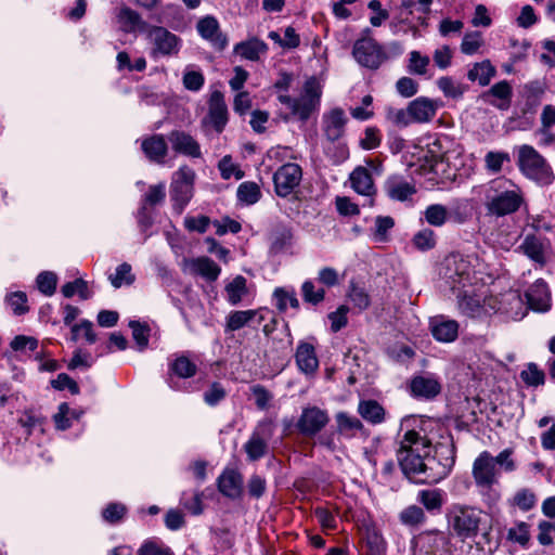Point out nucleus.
I'll list each match as a JSON object with an SVG mask.
<instances>
[{"instance_id": "nucleus-1", "label": "nucleus", "mask_w": 555, "mask_h": 555, "mask_svg": "<svg viewBox=\"0 0 555 555\" xmlns=\"http://www.w3.org/2000/svg\"><path fill=\"white\" fill-rule=\"evenodd\" d=\"M512 183L505 179L492 180L486 188L485 207L487 214L495 217L511 215L518 210L522 197Z\"/></svg>"}, {"instance_id": "nucleus-2", "label": "nucleus", "mask_w": 555, "mask_h": 555, "mask_svg": "<svg viewBox=\"0 0 555 555\" xmlns=\"http://www.w3.org/2000/svg\"><path fill=\"white\" fill-rule=\"evenodd\" d=\"M322 95V87L315 77L308 78L298 98L280 93L278 100L285 105L291 113L300 120L306 121L319 109Z\"/></svg>"}, {"instance_id": "nucleus-3", "label": "nucleus", "mask_w": 555, "mask_h": 555, "mask_svg": "<svg viewBox=\"0 0 555 555\" xmlns=\"http://www.w3.org/2000/svg\"><path fill=\"white\" fill-rule=\"evenodd\" d=\"M433 450L434 456L430 459H436V463L428 465L431 472L428 473L427 479L429 483H437L451 473L455 464V446L452 436L443 428L435 433Z\"/></svg>"}, {"instance_id": "nucleus-4", "label": "nucleus", "mask_w": 555, "mask_h": 555, "mask_svg": "<svg viewBox=\"0 0 555 555\" xmlns=\"http://www.w3.org/2000/svg\"><path fill=\"white\" fill-rule=\"evenodd\" d=\"M444 264V280L453 291L476 287L481 281L468 257L453 254L446 258Z\"/></svg>"}, {"instance_id": "nucleus-5", "label": "nucleus", "mask_w": 555, "mask_h": 555, "mask_svg": "<svg viewBox=\"0 0 555 555\" xmlns=\"http://www.w3.org/2000/svg\"><path fill=\"white\" fill-rule=\"evenodd\" d=\"M435 429L442 430V427L430 418L421 420L418 429L406 430L398 450H406L429 457L435 441Z\"/></svg>"}, {"instance_id": "nucleus-6", "label": "nucleus", "mask_w": 555, "mask_h": 555, "mask_svg": "<svg viewBox=\"0 0 555 555\" xmlns=\"http://www.w3.org/2000/svg\"><path fill=\"white\" fill-rule=\"evenodd\" d=\"M481 519L482 511L468 505L455 504L448 513L450 528L462 540L477 535Z\"/></svg>"}, {"instance_id": "nucleus-7", "label": "nucleus", "mask_w": 555, "mask_h": 555, "mask_svg": "<svg viewBox=\"0 0 555 555\" xmlns=\"http://www.w3.org/2000/svg\"><path fill=\"white\" fill-rule=\"evenodd\" d=\"M520 171L540 184H551L554 173L546 160L530 145H521L518 151Z\"/></svg>"}, {"instance_id": "nucleus-8", "label": "nucleus", "mask_w": 555, "mask_h": 555, "mask_svg": "<svg viewBox=\"0 0 555 555\" xmlns=\"http://www.w3.org/2000/svg\"><path fill=\"white\" fill-rule=\"evenodd\" d=\"M472 288V292L465 288L459 293L457 307L460 312L469 318L491 314L493 310L492 302H496L498 299L493 296L486 297L483 293H477L479 291L477 286Z\"/></svg>"}, {"instance_id": "nucleus-9", "label": "nucleus", "mask_w": 555, "mask_h": 555, "mask_svg": "<svg viewBox=\"0 0 555 555\" xmlns=\"http://www.w3.org/2000/svg\"><path fill=\"white\" fill-rule=\"evenodd\" d=\"M356 61L369 69H377L387 60L383 47L373 38L364 37L358 39L352 49Z\"/></svg>"}, {"instance_id": "nucleus-10", "label": "nucleus", "mask_w": 555, "mask_h": 555, "mask_svg": "<svg viewBox=\"0 0 555 555\" xmlns=\"http://www.w3.org/2000/svg\"><path fill=\"white\" fill-rule=\"evenodd\" d=\"M367 167L358 166L350 173L349 180L351 188L360 195L369 198V205H373V197L376 194V188L373 175L380 176L383 172L382 164L373 160L367 162Z\"/></svg>"}, {"instance_id": "nucleus-11", "label": "nucleus", "mask_w": 555, "mask_h": 555, "mask_svg": "<svg viewBox=\"0 0 555 555\" xmlns=\"http://www.w3.org/2000/svg\"><path fill=\"white\" fill-rule=\"evenodd\" d=\"M397 457L404 475L416 481L429 483L427 476L431 469H428V465L435 464L436 459L425 457L406 450H398Z\"/></svg>"}, {"instance_id": "nucleus-12", "label": "nucleus", "mask_w": 555, "mask_h": 555, "mask_svg": "<svg viewBox=\"0 0 555 555\" xmlns=\"http://www.w3.org/2000/svg\"><path fill=\"white\" fill-rule=\"evenodd\" d=\"M195 172L188 166L180 167L172 176L171 198L181 212L193 196Z\"/></svg>"}, {"instance_id": "nucleus-13", "label": "nucleus", "mask_w": 555, "mask_h": 555, "mask_svg": "<svg viewBox=\"0 0 555 555\" xmlns=\"http://www.w3.org/2000/svg\"><path fill=\"white\" fill-rule=\"evenodd\" d=\"M302 170L298 164L282 165L273 175L274 190L281 197H286L300 184Z\"/></svg>"}, {"instance_id": "nucleus-14", "label": "nucleus", "mask_w": 555, "mask_h": 555, "mask_svg": "<svg viewBox=\"0 0 555 555\" xmlns=\"http://www.w3.org/2000/svg\"><path fill=\"white\" fill-rule=\"evenodd\" d=\"M472 474L478 488L490 489L498 481L499 469L495 467L493 456L488 452H481L473 464Z\"/></svg>"}, {"instance_id": "nucleus-15", "label": "nucleus", "mask_w": 555, "mask_h": 555, "mask_svg": "<svg viewBox=\"0 0 555 555\" xmlns=\"http://www.w3.org/2000/svg\"><path fill=\"white\" fill-rule=\"evenodd\" d=\"M147 39L153 46V55H173L180 48V39L160 26H150L146 30Z\"/></svg>"}, {"instance_id": "nucleus-16", "label": "nucleus", "mask_w": 555, "mask_h": 555, "mask_svg": "<svg viewBox=\"0 0 555 555\" xmlns=\"http://www.w3.org/2000/svg\"><path fill=\"white\" fill-rule=\"evenodd\" d=\"M325 410L318 406H306L296 423V427L305 436L312 437L320 433L328 423Z\"/></svg>"}, {"instance_id": "nucleus-17", "label": "nucleus", "mask_w": 555, "mask_h": 555, "mask_svg": "<svg viewBox=\"0 0 555 555\" xmlns=\"http://www.w3.org/2000/svg\"><path fill=\"white\" fill-rule=\"evenodd\" d=\"M228 122V107L220 91H214L208 102V113L203 118L204 127H211L217 133H221Z\"/></svg>"}, {"instance_id": "nucleus-18", "label": "nucleus", "mask_w": 555, "mask_h": 555, "mask_svg": "<svg viewBox=\"0 0 555 555\" xmlns=\"http://www.w3.org/2000/svg\"><path fill=\"white\" fill-rule=\"evenodd\" d=\"M167 138L176 153L192 158L202 157L201 145L190 133L183 130H173L168 133Z\"/></svg>"}, {"instance_id": "nucleus-19", "label": "nucleus", "mask_w": 555, "mask_h": 555, "mask_svg": "<svg viewBox=\"0 0 555 555\" xmlns=\"http://www.w3.org/2000/svg\"><path fill=\"white\" fill-rule=\"evenodd\" d=\"M268 314L270 312L267 309L232 311L227 317L225 330L234 332L251 323L260 324Z\"/></svg>"}, {"instance_id": "nucleus-20", "label": "nucleus", "mask_w": 555, "mask_h": 555, "mask_svg": "<svg viewBox=\"0 0 555 555\" xmlns=\"http://www.w3.org/2000/svg\"><path fill=\"white\" fill-rule=\"evenodd\" d=\"M498 299L496 302H492V313L501 312L513 319H519L524 317V304L518 292L508 291L502 294L500 297L493 296Z\"/></svg>"}, {"instance_id": "nucleus-21", "label": "nucleus", "mask_w": 555, "mask_h": 555, "mask_svg": "<svg viewBox=\"0 0 555 555\" xmlns=\"http://www.w3.org/2000/svg\"><path fill=\"white\" fill-rule=\"evenodd\" d=\"M429 328L435 339L441 343L454 341L459 335V323L443 315L431 318Z\"/></svg>"}, {"instance_id": "nucleus-22", "label": "nucleus", "mask_w": 555, "mask_h": 555, "mask_svg": "<svg viewBox=\"0 0 555 555\" xmlns=\"http://www.w3.org/2000/svg\"><path fill=\"white\" fill-rule=\"evenodd\" d=\"M408 105L413 124L429 122L436 116L438 109V102L425 96L416 98Z\"/></svg>"}, {"instance_id": "nucleus-23", "label": "nucleus", "mask_w": 555, "mask_h": 555, "mask_svg": "<svg viewBox=\"0 0 555 555\" xmlns=\"http://www.w3.org/2000/svg\"><path fill=\"white\" fill-rule=\"evenodd\" d=\"M526 298L531 309L545 312L551 307V293L547 284L539 279L526 292Z\"/></svg>"}, {"instance_id": "nucleus-24", "label": "nucleus", "mask_w": 555, "mask_h": 555, "mask_svg": "<svg viewBox=\"0 0 555 555\" xmlns=\"http://www.w3.org/2000/svg\"><path fill=\"white\" fill-rule=\"evenodd\" d=\"M387 196L392 201L404 202L415 194V185L401 176H390L384 184Z\"/></svg>"}, {"instance_id": "nucleus-25", "label": "nucleus", "mask_w": 555, "mask_h": 555, "mask_svg": "<svg viewBox=\"0 0 555 555\" xmlns=\"http://www.w3.org/2000/svg\"><path fill=\"white\" fill-rule=\"evenodd\" d=\"M513 89L508 81L502 80L487 90L482 98L492 106L505 111L511 106Z\"/></svg>"}, {"instance_id": "nucleus-26", "label": "nucleus", "mask_w": 555, "mask_h": 555, "mask_svg": "<svg viewBox=\"0 0 555 555\" xmlns=\"http://www.w3.org/2000/svg\"><path fill=\"white\" fill-rule=\"evenodd\" d=\"M196 29L204 39L217 49L223 50L227 47V37L220 31L219 23L215 17L206 16L199 20Z\"/></svg>"}, {"instance_id": "nucleus-27", "label": "nucleus", "mask_w": 555, "mask_h": 555, "mask_svg": "<svg viewBox=\"0 0 555 555\" xmlns=\"http://www.w3.org/2000/svg\"><path fill=\"white\" fill-rule=\"evenodd\" d=\"M347 118L341 108H334L323 116V131L327 140L335 142L345 133Z\"/></svg>"}, {"instance_id": "nucleus-28", "label": "nucleus", "mask_w": 555, "mask_h": 555, "mask_svg": "<svg viewBox=\"0 0 555 555\" xmlns=\"http://www.w3.org/2000/svg\"><path fill=\"white\" fill-rule=\"evenodd\" d=\"M296 364L300 372L313 375L319 369V360L314 347L306 341H300L295 353Z\"/></svg>"}, {"instance_id": "nucleus-29", "label": "nucleus", "mask_w": 555, "mask_h": 555, "mask_svg": "<svg viewBox=\"0 0 555 555\" xmlns=\"http://www.w3.org/2000/svg\"><path fill=\"white\" fill-rule=\"evenodd\" d=\"M141 149L145 156L153 163L164 164L168 154L167 142L162 134L146 137L141 142Z\"/></svg>"}, {"instance_id": "nucleus-30", "label": "nucleus", "mask_w": 555, "mask_h": 555, "mask_svg": "<svg viewBox=\"0 0 555 555\" xmlns=\"http://www.w3.org/2000/svg\"><path fill=\"white\" fill-rule=\"evenodd\" d=\"M410 387L413 396L425 399L435 398L441 391V385L434 376H416Z\"/></svg>"}, {"instance_id": "nucleus-31", "label": "nucleus", "mask_w": 555, "mask_h": 555, "mask_svg": "<svg viewBox=\"0 0 555 555\" xmlns=\"http://www.w3.org/2000/svg\"><path fill=\"white\" fill-rule=\"evenodd\" d=\"M233 51L244 60L257 62L261 55L267 53L268 46L264 41L258 38H250L246 41L236 43Z\"/></svg>"}, {"instance_id": "nucleus-32", "label": "nucleus", "mask_w": 555, "mask_h": 555, "mask_svg": "<svg viewBox=\"0 0 555 555\" xmlns=\"http://www.w3.org/2000/svg\"><path fill=\"white\" fill-rule=\"evenodd\" d=\"M191 271L205 278L207 281H216L221 272V268L208 257H197L189 261Z\"/></svg>"}, {"instance_id": "nucleus-33", "label": "nucleus", "mask_w": 555, "mask_h": 555, "mask_svg": "<svg viewBox=\"0 0 555 555\" xmlns=\"http://www.w3.org/2000/svg\"><path fill=\"white\" fill-rule=\"evenodd\" d=\"M242 476L234 469H227L218 479L220 492L229 498H237L242 491Z\"/></svg>"}, {"instance_id": "nucleus-34", "label": "nucleus", "mask_w": 555, "mask_h": 555, "mask_svg": "<svg viewBox=\"0 0 555 555\" xmlns=\"http://www.w3.org/2000/svg\"><path fill=\"white\" fill-rule=\"evenodd\" d=\"M248 293L247 280L243 275H236L224 286L225 299L232 306L238 305Z\"/></svg>"}, {"instance_id": "nucleus-35", "label": "nucleus", "mask_w": 555, "mask_h": 555, "mask_svg": "<svg viewBox=\"0 0 555 555\" xmlns=\"http://www.w3.org/2000/svg\"><path fill=\"white\" fill-rule=\"evenodd\" d=\"M496 69L489 60L473 64L467 72V78L470 81H477L481 87L490 83L495 76Z\"/></svg>"}, {"instance_id": "nucleus-36", "label": "nucleus", "mask_w": 555, "mask_h": 555, "mask_svg": "<svg viewBox=\"0 0 555 555\" xmlns=\"http://www.w3.org/2000/svg\"><path fill=\"white\" fill-rule=\"evenodd\" d=\"M358 413L366 422L376 425L385 421V410L375 400H361L358 404Z\"/></svg>"}, {"instance_id": "nucleus-37", "label": "nucleus", "mask_w": 555, "mask_h": 555, "mask_svg": "<svg viewBox=\"0 0 555 555\" xmlns=\"http://www.w3.org/2000/svg\"><path fill=\"white\" fill-rule=\"evenodd\" d=\"M337 429L340 434L346 436H354L358 431L363 429L362 422L346 412H338L335 416Z\"/></svg>"}, {"instance_id": "nucleus-38", "label": "nucleus", "mask_w": 555, "mask_h": 555, "mask_svg": "<svg viewBox=\"0 0 555 555\" xmlns=\"http://www.w3.org/2000/svg\"><path fill=\"white\" fill-rule=\"evenodd\" d=\"M448 217V208L441 204H431L424 210L425 221L436 228L444 225Z\"/></svg>"}, {"instance_id": "nucleus-39", "label": "nucleus", "mask_w": 555, "mask_h": 555, "mask_svg": "<svg viewBox=\"0 0 555 555\" xmlns=\"http://www.w3.org/2000/svg\"><path fill=\"white\" fill-rule=\"evenodd\" d=\"M267 442L258 433H254L249 440L244 444V450L249 461H257L267 453Z\"/></svg>"}, {"instance_id": "nucleus-40", "label": "nucleus", "mask_w": 555, "mask_h": 555, "mask_svg": "<svg viewBox=\"0 0 555 555\" xmlns=\"http://www.w3.org/2000/svg\"><path fill=\"white\" fill-rule=\"evenodd\" d=\"M430 59L420 51L413 50L409 53L408 70L412 75L424 76L427 74Z\"/></svg>"}, {"instance_id": "nucleus-41", "label": "nucleus", "mask_w": 555, "mask_h": 555, "mask_svg": "<svg viewBox=\"0 0 555 555\" xmlns=\"http://www.w3.org/2000/svg\"><path fill=\"white\" fill-rule=\"evenodd\" d=\"M439 90L447 98L459 99L462 98L466 91V87L460 82H456L452 77L443 76L437 80Z\"/></svg>"}, {"instance_id": "nucleus-42", "label": "nucleus", "mask_w": 555, "mask_h": 555, "mask_svg": "<svg viewBox=\"0 0 555 555\" xmlns=\"http://www.w3.org/2000/svg\"><path fill=\"white\" fill-rule=\"evenodd\" d=\"M170 371L180 378H190L196 374L197 366L188 357L180 356L170 364Z\"/></svg>"}, {"instance_id": "nucleus-43", "label": "nucleus", "mask_w": 555, "mask_h": 555, "mask_svg": "<svg viewBox=\"0 0 555 555\" xmlns=\"http://www.w3.org/2000/svg\"><path fill=\"white\" fill-rule=\"evenodd\" d=\"M118 18H119V22L124 24L125 29L127 31H132L135 29L147 30V28L150 27V26H147L146 23H144L141 20L140 15L135 11H133L129 8L121 9L118 14Z\"/></svg>"}, {"instance_id": "nucleus-44", "label": "nucleus", "mask_w": 555, "mask_h": 555, "mask_svg": "<svg viewBox=\"0 0 555 555\" xmlns=\"http://www.w3.org/2000/svg\"><path fill=\"white\" fill-rule=\"evenodd\" d=\"M385 111L387 121H389L391 125L396 127L403 128L413 124L411 119L409 105L406 106V108H396L392 106H387Z\"/></svg>"}, {"instance_id": "nucleus-45", "label": "nucleus", "mask_w": 555, "mask_h": 555, "mask_svg": "<svg viewBox=\"0 0 555 555\" xmlns=\"http://www.w3.org/2000/svg\"><path fill=\"white\" fill-rule=\"evenodd\" d=\"M260 196V189L255 182H243L237 189L238 201L247 205L257 203Z\"/></svg>"}, {"instance_id": "nucleus-46", "label": "nucleus", "mask_w": 555, "mask_h": 555, "mask_svg": "<svg viewBox=\"0 0 555 555\" xmlns=\"http://www.w3.org/2000/svg\"><path fill=\"white\" fill-rule=\"evenodd\" d=\"M507 540L527 547L530 541V526L525 521H518L515 527L508 529Z\"/></svg>"}, {"instance_id": "nucleus-47", "label": "nucleus", "mask_w": 555, "mask_h": 555, "mask_svg": "<svg viewBox=\"0 0 555 555\" xmlns=\"http://www.w3.org/2000/svg\"><path fill=\"white\" fill-rule=\"evenodd\" d=\"M395 220L389 216H378L375 219L373 237L375 242L388 241V232L393 228Z\"/></svg>"}, {"instance_id": "nucleus-48", "label": "nucleus", "mask_w": 555, "mask_h": 555, "mask_svg": "<svg viewBox=\"0 0 555 555\" xmlns=\"http://www.w3.org/2000/svg\"><path fill=\"white\" fill-rule=\"evenodd\" d=\"M417 501L428 511L440 509L442 506V494L440 490H421L417 494Z\"/></svg>"}, {"instance_id": "nucleus-49", "label": "nucleus", "mask_w": 555, "mask_h": 555, "mask_svg": "<svg viewBox=\"0 0 555 555\" xmlns=\"http://www.w3.org/2000/svg\"><path fill=\"white\" fill-rule=\"evenodd\" d=\"M108 279L115 288H119L124 284H132L134 275L131 273V266L124 262L116 268V272L111 274Z\"/></svg>"}, {"instance_id": "nucleus-50", "label": "nucleus", "mask_w": 555, "mask_h": 555, "mask_svg": "<svg viewBox=\"0 0 555 555\" xmlns=\"http://www.w3.org/2000/svg\"><path fill=\"white\" fill-rule=\"evenodd\" d=\"M166 197V185L160 182L155 185H151L143 197L142 210L146 209V206H155L165 201Z\"/></svg>"}, {"instance_id": "nucleus-51", "label": "nucleus", "mask_w": 555, "mask_h": 555, "mask_svg": "<svg viewBox=\"0 0 555 555\" xmlns=\"http://www.w3.org/2000/svg\"><path fill=\"white\" fill-rule=\"evenodd\" d=\"M511 157L505 152H488L485 156L486 169L492 173H498L502 170L503 164L508 163Z\"/></svg>"}, {"instance_id": "nucleus-52", "label": "nucleus", "mask_w": 555, "mask_h": 555, "mask_svg": "<svg viewBox=\"0 0 555 555\" xmlns=\"http://www.w3.org/2000/svg\"><path fill=\"white\" fill-rule=\"evenodd\" d=\"M525 254L537 262H543V245L535 236H527L521 245Z\"/></svg>"}, {"instance_id": "nucleus-53", "label": "nucleus", "mask_w": 555, "mask_h": 555, "mask_svg": "<svg viewBox=\"0 0 555 555\" xmlns=\"http://www.w3.org/2000/svg\"><path fill=\"white\" fill-rule=\"evenodd\" d=\"M62 294L66 298L73 297L75 294H78L81 299H88L90 297V293L88 291V284L82 279H77L73 282H68L62 287Z\"/></svg>"}, {"instance_id": "nucleus-54", "label": "nucleus", "mask_w": 555, "mask_h": 555, "mask_svg": "<svg viewBox=\"0 0 555 555\" xmlns=\"http://www.w3.org/2000/svg\"><path fill=\"white\" fill-rule=\"evenodd\" d=\"M448 221L456 224H463L466 222L469 217L466 202L462 199L454 201L450 209H448Z\"/></svg>"}, {"instance_id": "nucleus-55", "label": "nucleus", "mask_w": 555, "mask_h": 555, "mask_svg": "<svg viewBox=\"0 0 555 555\" xmlns=\"http://www.w3.org/2000/svg\"><path fill=\"white\" fill-rule=\"evenodd\" d=\"M129 326L132 330V337L138 345L140 351L144 350L149 345L150 328L145 324L138 321H131Z\"/></svg>"}, {"instance_id": "nucleus-56", "label": "nucleus", "mask_w": 555, "mask_h": 555, "mask_svg": "<svg viewBox=\"0 0 555 555\" xmlns=\"http://www.w3.org/2000/svg\"><path fill=\"white\" fill-rule=\"evenodd\" d=\"M521 379L529 386H540L544 384L545 375L537 364L529 363L520 373Z\"/></svg>"}, {"instance_id": "nucleus-57", "label": "nucleus", "mask_w": 555, "mask_h": 555, "mask_svg": "<svg viewBox=\"0 0 555 555\" xmlns=\"http://www.w3.org/2000/svg\"><path fill=\"white\" fill-rule=\"evenodd\" d=\"M400 520L408 526H416L425 520L424 511L417 505H410L400 513Z\"/></svg>"}, {"instance_id": "nucleus-58", "label": "nucleus", "mask_w": 555, "mask_h": 555, "mask_svg": "<svg viewBox=\"0 0 555 555\" xmlns=\"http://www.w3.org/2000/svg\"><path fill=\"white\" fill-rule=\"evenodd\" d=\"M274 297L276 299V307L280 311H285L288 305L295 309L299 308V301L294 292H287L284 288H276L274 291Z\"/></svg>"}, {"instance_id": "nucleus-59", "label": "nucleus", "mask_w": 555, "mask_h": 555, "mask_svg": "<svg viewBox=\"0 0 555 555\" xmlns=\"http://www.w3.org/2000/svg\"><path fill=\"white\" fill-rule=\"evenodd\" d=\"M413 244L420 250L431 249L436 245V234L430 229H423L414 235Z\"/></svg>"}, {"instance_id": "nucleus-60", "label": "nucleus", "mask_w": 555, "mask_h": 555, "mask_svg": "<svg viewBox=\"0 0 555 555\" xmlns=\"http://www.w3.org/2000/svg\"><path fill=\"white\" fill-rule=\"evenodd\" d=\"M57 278L53 272L44 271L37 276V286L39 291L46 296L54 294L56 288Z\"/></svg>"}, {"instance_id": "nucleus-61", "label": "nucleus", "mask_w": 555, "mask_h": 555, "mask_svg": "<svg viewBox=\"0 0 555 555\" xmlns=\"http://www.w3.org/2000/svg\"><path fill=\"white\" fill-rule=\"evenodd\" d=\"M301 293L306 302L318 305L323 301L325 292L323 288H315L313 282L306 281L301 286Z\"/></svg>"}, {"instance_id": "nucleus-62", "label": "nucleus", "mask_w": 555, "mask_h": 555, "mask_svg": "<svg viewBox=\"0 0 555 555\" xmlns=\"http://www.w3.org/2000/svg\"><path fill=\"white\" fill-rule=\"evenodd\" d=\"M348 297L350 301L360 310H365L370 306V297L364 288L357 286L354 284L350 285V291L348 293Z\"/></svg>"}, {"instance_id": "nucleus-63", "label": "nucleus", "mask_w": 555, "mask_h": 555, "mask_svg": "<svg viewBox=\"0 0 555 555\" xmlns=\"http://www.w3.org/2000/svg\"><path fill=\"white\" fill-rule=\"evenodd\" d=\"M225 397L227 391L223 388V386L219 383L211 384V386L204 392V401L209 406L217 405Z\"/></svg>"}, {"instance_id": "nucleus-64", "label": "nucleus", "mask_w": 555, "mask_h": 555, "mask_svg": "<svg viewBox=\"0 0 555 555\" xmlns=\"http://www.w3.org/2000/svg\"><path fill=\"white\" fill-rule=\"evenodd\" d=\"M138 555H173L169 547L154 541L144 542L138 551Z\"/></svg>"}]
</instances>
